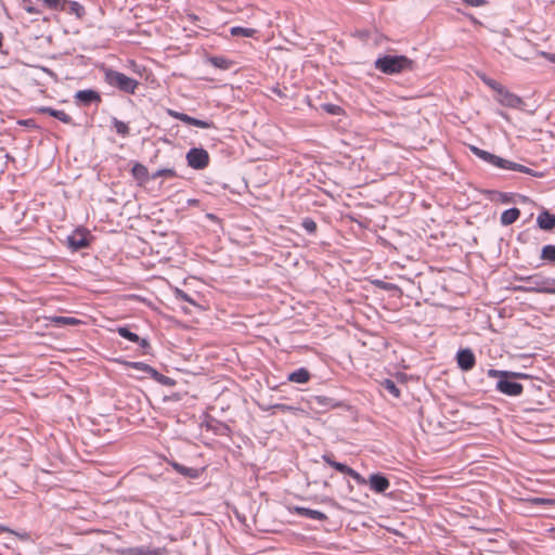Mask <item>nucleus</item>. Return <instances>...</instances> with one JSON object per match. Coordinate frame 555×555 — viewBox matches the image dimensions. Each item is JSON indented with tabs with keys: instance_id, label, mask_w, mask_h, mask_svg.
Wrapping results in <instances>:
<instances>
[{
	"instance_id": "obj_11",
	"label": "nucleus",
	"mask_w": 555,
	"mask_h": 555,
	"mask_svg": "<svg viewBox=\"0 0 555 555\" xmlns=\"http://www.w3.org/2000/svg\"><path fill=\"white\" fill-rule=\"evenodd\" d=\"M366 483H369L371 490L377 493L385 492L390 486L389 480L380 474H372Z\"/></svg>"
},
{
	"instance_id": "obj_20",
	"label": "nucleus",
	"mask_w": 555,
	"mask_h": 555,
	"mask_svg": "<svg viewBox=\"0 0 555 555\" xmlns=\"http://www.w3.org/2000/svg\"><path fill=\"white\" fill-rule=\"evenodd\" d=\"M309 372L306 369L300 367L288 375V380L293 383L305 384L309 380Z\"/></svg>"
},
{
	"instance_id": "obj_17",
	"label": "nucleus",
	"mask_w": 555,
	"mask_h": 555,
	"mask_svg": "<svg viewBox=\"0 0 555 555\" xmlns=\"http://www.w3.org/2000/svg\"><path fill=\"white\" fill-rule=\"evenodd\" d=\"M537 223L543 230H552L555 227V216L543 211L538 216Z\"/></svg>"
},
{
	"instance_id": "obj_3",
	"label": "nucleus",
	"mask_w": 555,
	"mask_h": 555,
	"mask_svg": "<svg viewBox=\"0 0 555 555\" xmlns=\"http://www.w3.org/2000/svg\"><path fill=\"white\" fill-rule=\"evenodd\" d=\"M470 151L477 156L479 157L480 159L485 160L486 163L494 166V167H498V168H501V169H505V170H512V171H518V172H525V173H530V169L524 165H520V164H517V163H514V162H511V160H507V159H504L500 156H496L494 154H491L487 151H483L477 146H470Z\"/></svg>"
},
{
	"instance_id": "obj_46",
	"label": "nucleus",
	"mask_w": 555,
	"mask_h": 555,
	"mask_svg": "<svg viewBox=\"0 0 555 555\" xmlns=\"http://www.w3.org/2000/svg\"><path fill=\"white\" fill-rule=\"evenodd\" d=\"M23 1H24V2H28V3H30V0H23Z\"/></svg>"
},
{
	"instance_id": "obj_44",
	"label": "nucleus",
	"mask_w": 555,
	"mask_h": 555,
	"mask_svg": "<svg viewBox=\"0 0 555 555\" xmlns=\"http://www.w3.org/2000/svg\"><path fill=\"white\" fill-rule=\"evenodd\" d=\"M546 59L552 62V63H555V54L554 53H548V54H545Z\"/></svg>"
},
{
	"instance_id": "obj_5",
	"label": "nucleus",
	"mask_w": 555,
	"mask_h": 555,
	"mask_svg": "<svg viewBox=\"0 0 555 555\" xmlns=\"http://www.w3.org/2000/svg\"><path fill=\"white\" fill-rule=\"evenodd\" d=\"M105 81L120 91L133 94L139 86V82L125 75L124 73L106 69L105 70Z\"/></svg>"
},
{
	"instance_id": "obj_28",
	"label": "nucleus",
	"mask_w": 555,
	"mask_h": 555,
	"mask_svg": "<svg viewBox=\"0 0 555 555\" xmlns=\"http://www.w3.org/2000/svg\"><path fill=\"white\" fill-rule=\"evenodd\" d=\"M66 5H68V12L76 15L78 18L82 17V15L85 14L83 7L76 1L67 2Z\"/></svg>"
},
{
	"instance_id": "obj_26",
	"label": "nucleus",
	"mask_w": 555,
	"mask_h": 555,
	"mask_svg": "<svg viewBox=\"0 0 555 555\" xmlns=\"http://www.w3.org/2000/svg\"><path fill=\"white\" fill-rule=\"evenodd\" d=\"M117 333L122 338H126L129 341H132V343L140 341V337L135 333H132L128 327L120 326L117 328Z\"/></svg>"
},
{
	"instance_id": "obj_24",
	"label": "nucleus",
	"mask_w": 555,
	"mask_h": 555,
	"mask_svg": "<svg viewBox=\"0 0 555 555\" xmlns=\"http://www.w3.org/2000/svg\"><path fill=\"white\" fill-rule=\"evenodd\" d=\"M232 36L254 37L256 29L234 26L230 29Z\"/></svg>"
},
{
	"instance_id": "obj_25",
	"label": "nucleus",
	"mask_w": 555,
	"mask_h": 555,
	"mask_svg": "<svg viewBox=\"0 0 555 555\" xmlns=\"http://www.w3.org/2000/svg\"><path fill=\"white\" fill-rule=\"evenodd\" d=\"M132 175L138 180H146L149 178L147 168L142 164H135L132 168Z\"/></svg>"
},
{
	"instance_id": "obj_14",
	"label": "nucleus",
	"mask_w": 555,
	"mask_h": 555,
	"mask_svg": "<svg viewBox=\"0 0 555 555\" xmlns=\"http://www.w3.org/2000/svg\"><path fill=\"white\" fill-rule=\"evenodd\" d=\"M38 112H40L42 114H48V115L61 120L64 124H72V117L68 114H66L64 111L54 109L49 106H41L38 108Z\"/></svg>"
},
{
	"instance_id": "obj_23",
	"label": "nucleus",
	"mask_w": 555,
	"mask_h": 555,
	"mask_svg": "<svg viewBox=\"0 0 555 555\" xmlns=\"http://www.w3.org/2000/svg\"><path fill=\"white\" fill-rule=\"evenodd\" d=\"M380 387L388 391L393 398L400 397V389L397 387L396 383L389 378L380 382Z\"/></svg>"
},
{
	"instance_id": "obj_4",
	"label": "nucleus",
	"mask_w": 555,
	"mask_h": 555,
	"mask_svg": "<svg viewBox=\"0 0 555 555\" xmlns=\"http://www.w3.org/2000/svg\"><path fill=\"white\" fill-rule=\"evenodd\" d=\"M519 281H521L522 284L515 287L517 291L555 294V288L551 287L554 281L541 275L522 276L519 278Z\"/></svg>"
},
{
	"instance_id": "obj_30",
	"label": "nucleus",
	"mask_w": 555,
	"mask_h": 555,
	"mask_svg": "<svg viewBox=\"0 0 555 555\" xmlns=\"http://www.w3.org/2000/svg\"><path fill=\"white\" fill-rule=\"evenodd\" d=\"M51 321L56 325H74L77 324L79 321L75 318L70 317H53Z\"/></svg>"
},
{
	"instance_id": "obj_33",
	"label": "nucleus",
	"mask_w": 555,
	"mask_h": 555,
	"mask_svg": "<svg viewBox=\"0 0 555 555\" xmlns=\"http://www.w3.org/2000/svg\"><path fill=\"white\" fill-rule=\"evenodd\" d=\"M173 294H175V297L178 300H183V301H186V302H189V304H191L193 306H196V302L185 292H183L182 289L175 288Z\"/></svg>"
},
{
	"instance_id": "obj_38",
	"label": "nucleus",
	"mask_w": 555,
	"mask_h": 555,
	"mask_svg": "<svg viewBox=\"0 0 555 555\" xmlns=\"http://www.w3.org/2000/svg\"><path fill=\"white\" fill-rule=\"evenodd\" d=\"M462 1L470 7H474V8L481 7L485 3V0H462Z\"/></svg>"
},
{
	"instance_id": "obj_36",
	"label": "nucleus",
	"mask_w": 555,
	"mask_h": 555,
	"mask_svg": "<svg viewBox=\"0 0 555 555\" xmlns=\"http://www.w3.org/2000/svg\"><path fill=\"white\" fill-rule=\"evenodd\" d=\"M483 82L489 86L491 89H493L496 93L499 92V89H501L503 86L496 82L495 80L487 77H482Z\"/></svg>"
},
{
	"instance_id": "obj_45",
	"label": "nucleus",
	"mask_w": 555,
	"mask_h": 555,
	"mask_svg": "<svg viewBox=\"0 0 555 555\" xmlns=\"http://www.w3.org/2000/svg\"><path fill=\"white\" fill-rule=\"evenodd\" d=\"M196 203H197V201H196V199H190V201H189V204H190V205H194V204H196Z\"/></svg>"
},
{
	"instance_id": "obj_37",
	"label": "nucleus",
	"mask_w": 555,
	"mask_h": 555,
	"mask_svg": "<svg viewBox=\"0 0 555 555\" xmlns=\"http://www.w3.org/2000/svg\"><path fill=\"white\" fill-rule=\"evenodd\" d=\"M554 500L546 498H534L532 499V503L535 505H552L554 504Z\"/></svg>"
},
{
	"instance_id": "obj_18",
	"label": "nucleus",
	"mask_w": 555,
	"mask_h": 555,
	"mask_svg": "<svg viewBox=\"0 0 555 555\" xmlns=\"http://www.w3.org/2000/svg\"><path fill=\"white\" fill-rule=\"evenodd\" d=\"M127 365L145 374H149L152 378H158L159 373L151 365L143 362H127Z\"/></svg>"
},
{
	"instance_id": "obj_13",
	"label": "nucleus",
	"mask_w": 555,
	"mask_h": 555,
	"mask_svg": "<svg viewBox=\"0 0 555 555\" xmlns=\"http://www.w3.org/2000/svg\"><path fill=\"white\" fill-rule=\"evenodd\" d=\"M122 555H165L162 548H150L145 546L129 547L121 551Z\"/></svg>"
},
{
	"instance_id": "obj_2",
	"label": "nucleus",
	"mask_w": 555,
	"mask_h": 555,
	"mask_svg": "<svg viewBox=\"0 0 555 555\" xmlns=\"http://www.w3.org/2000/svg\"><path fill=\"white\" fill-rule=\"evenodd\" d=\"M488 376L498 379L495 389L499 392L509 397H517L522 393V385L513 380L509 376V371L490 369L488 371Z\"/></svg>"
},
{
	"instance_id": "obj_42",
	"label": "nucleus",
	"mask_w": 555,
	"mask_h": 555,
	"mask_svg": "<svg viewBox=\"0 0 555 555\" xmlns=\"http://www.w3.org/2000/svg\"><path fill=\"white\" fill-rule=\"evenodd\" d=\"M25 10H26V12H28L29 14H37V13H38V10H37L35 7L30 5V4H29V5H27V7H25Z\"/></svg>"
},
{
	"instance_id": "obj_12",
	"label": "nucleus",
	"mask_w": 555,
	"mask_h": 555,
	"mask_svg": "<svg viewBox=\"0 0 555 555\" xmlns=\"http://www.w3.org/2000/svg\"><path fill=\"white\" fill-rule=\"evenodd\" d=\"M76 101L83 105H89L92 102H100V94L94 90H79L75 94Z\"/></svg>"
},
{
	"instance_id": "obj_6",
	"label": "nucleus",
	"mask_w": 555,
	"mask_h": 555,
	"mask_svg": "<svg viewBox=\"0 0 555 555\" xmlns=\"http://www.w3.org/2000/svg\"><path fill=\"white\" fill-rule=\"evenodd\" d=\"M188 165L196 170L204 169L209 164V154L202 147H193L186 153Z\"/></svg>"
},
{
	"instance_id": "obj_34",
	"label": "nucleus",
	"mask_w": 555,
	"mask_h": 555,
	"mask_svg": "<svg viewBox=\"0 0 555 555\" xmlns=\"http://www.w3.org/2000/svg\"><path fill=\"white\" fill-rule=\"evenodd\" d=\"M190 125L202 128V129H209V128L214 127V124L211 121L202 120V119H197L194 117L191 118Z\"/></svg>"
},
{
	"instance_id": "obj_19",
	"label": "nucleus",
	"mask_w": 555,
	"mask_h": 555,
	"mask_svg": "<svg viewBox=\"0 0 555 555\" xmlns=\"http://www.w3.org/2000/svg\"><path fill=\"white\" fill-rule=\"evenodd\" d=\"M520 211L517 208H509L502 212L501 222L504 225L514 223L519 218Z\"/></svg>"
},
{
	"instance_id": "obj_15",
	"label": "nucleus",
	"mask_w": 555,
	"mask_h": 555,
	"mask_svg": "<svg viewBox=\"0 0 555 555\" xmlns=\"http://www.w3.org/2000/svg\"><path fill=\"white\" fill-rule=\"evenodd\" d=\"M170 465L178 474H180L186 478H190V479H196L201 475V472L197 468L186 467L177 462H170Z\"/></svg>"
},
{
	"instance_id": "obj_31",
	"label": "nucleus",
	"mask_w": 555,
	"mask_h": 555,
	"mask_svg": "<svg viewBox=\"0 0 555 555\" xmlns=\"http://www.w3.org/2000/svg\"><path fill=\"white\" fill-rule=\"evenodd\" d=\"M159 177L173 178L176 177V171L170 168L159 169L152 173L151 179L155 180Z\"/></svg>"
},
{
	"instance_id": "obj_27",
	"label": "nucleus",
	"mask_w": 555,
	"mask_h": 555,
	"mask_svg": "<svg viewBox=\"0 0 555 555\" xmlns=\"http://www.w3.org/2000/svg\"><path fill=\"white\" fill-rule=\"evenodd\" d=\"M43 3L51 10L65 11L67 1L66 0H42Z\"/></svg>"
},
{
	"instance_id": "obj_21",
	"label": "nucleus",
	"mask_w": 555,
	"mask_h": 555,
	"mask_svg": "<svg viewBox=\"0 0 555 555\" xmlns=\"http://www.w3.org/2000/svg\"><path fill=\"white\" fill-rule=\"evenodd\" d=\"M209 63L220 69H229L233 65V62L223 56H211Z\"/></svg>"
},
{
	"instance_id": "obj_29",
	"label": "nucleus",
	"mask_w": 555,
	"mask_h": 555,
	"mask_svg": "<svg viewBox=\"0 0 555 555\" xmlns=\"http://www.w3.org/2000/svg\"><path fill=\"white\" fill-rule=\"evenodd\" d=\"M113 125H114V128L116 130V132L122 137H126L129 134V127L126 122L117 119V118H113Z\"/></svg>"
},
{
	"instance_id": "obj_43",
	"label": "nucleus",
	"mask_w": 555,
	"mask_h": 555,
	"mask_svg": "<svg viewBox=\"0 0 555 555\" xmlns=\"http://www.w3.org/2000/svg\"><path fill=\"white\" fill-rule=\"evenodd\" d=\"M274 408L279 409V410H282V411L291 410V406H287V405H284V404H276Z\"/></svg>"
},
{
	"instance_id": "obj_32",
	"label": "nucleus",
	"mask_w": 555,
	"mask_h": 555,
	"mask_svg": "<svg viewBox=\"0 0 555 555\" xmlns=\"http://www.w3.org/2000/svg\"><path fill=\"white\" fill-rule=\"evenodd\" d=\"M168 115L171 116L172 118L181 120L184 124H188V125L191 124V118L192 117L186 115V114H184V113H180V112H177V111H173V109H168Z\"/></svg>"
},
{
	"instance_id": "obj_40",
	"label": "nucleus",
	"mask_w": 555,
	"mask_h": 555,
	"mask_svg": "<svg viewBox=\"0 0 555 555\" xmlns=\"http://www.w3.org/2000/svg\"><path fill=\"white\" fill-rule=\"evenodd\" d=\"M154 379L158 383H162L163 385H170V378L160 373H159L158 378H154Z\"/></svg>"
},
{
	"instance_id": "obj_1",
	"label": "nucleus",
	"mask_w": 555,
	"mask_h": 555,
	"mask_svg": "<svg viewBox=\"0 0 555 555\" xmlns=\"http://www.w3.org/2000/svg\"><path fill=\"white\" fill-rule=\"evenodd\" d=\"M413 62L404 55H384L378 57L374 62V66L377 70L393 75L412 68Z\"/></svg>"
},
{
	"instance_id": "obj_8",
	"label": "nucleus",
	"mask_w": 555,
	"mask_h": 555,
	"mask_svg": "<svg viewBox=\"0 0 555 555\" xmlns=\"http://www.w3.org/2000/svg\"><path fill=\"white\" fill-rule=\"evenodd\" d=\"M495 100L501 105L511 108H521V106L524 105V101L518 95L512 93L504 87L499 89V92L495 95Z\"/></svg>"
},
{
	"instance_id": "obj_41",
	"label": "nucleus",
	"mask_w": 555,
	"mask_h": 555,
	"mask_svg": "<svg viewBox=\"0 0 555 555\" xmlns=\"http://www.w3.org/2000/svg\"><path fill=\"white\" fill-rule=\"evenodd\" d=\"M135 344H139V346L142 348V349H146L150 347V343L146 338H140V341H135Z\"/></svg>"
},
{
	"instance_id": "obj_22",
	"label": "nucleus",
	"mask_w": 555,
	"mask_h": 555,
	"mask_svg": "<svg viewBox=\"0 0 555 555\" xmlns=\"http://www.w3.org/2000/svg\"><path fill=\"white\" fill-rule=\"evenodd\" d=\"M541 259L543 261L555 263V245H545L541 250Z\"/></svg>"
},
{
	"instance_id": "obj_7",
	"label": "nucleus",
	"mask_w": 555,
	"mask_h": 555,
	"mask_svg": "<svg viewBox=\"0 0 555 555\" xmlns=\"http://www.w3.org/2000/svg\"><path fill=\"white\" fill-rule=\"evenodd\" d=\"M322 459L326 464L336 470L350 476L358 485H366V479L364 477H362L358 472L347 466L346 464L334 461L331 454H323Z\"/></svg>"
},
{
	"instance_id": "obj_39",
	"label": "nucleus",
	"mask_w": 555,
	"mask_h": 555,
	"mask_svg": "<svg viewBox=\"0 0 555 555\" xmlns=\"http://www.w3.org/2000/svg\"><path fill=\"white\" fill-rule=\"evenodd\" d=\"M509 376H511L513 379H515V378H520V379L529 378V375H528V374L520 373V372H512V371H509Z\"/></svg>"
},
{
	"instance_id": "obj_9",
	"label": "nucleus",
	"mask_w": 555,
	"mask_h": 555,
	"mask_svg": "<svg viewBox=\"0 0 555 555\" xmlns=\"http://www.w3.org/2000/svg\"><path fill=\"white\" fill-rule=\"evenodd\" d=\"M89 236L86 229H77L67 237V242L74 250H78L89 246Z\"/></svg>"
},
{
	"instance_id": "obj_16",
	"label": "nucleus",
	"mask_w": 555,
	"mask_h": 555,
	"mask_svg": "<svg viewBox=\"0 0 555 555\" xmlns=\"http://www.w3.org/2000/svg\"><path fill=\"white\" fill-rule=\"evenodd\" d=\"M294 512L297 514V515H300V516H304V517H307V518H310V519H314V520H325L326 519V515L320 511H317V509H311V508H307V507H301V506H296L294 507Z\"/></svg>"
},
{
	"instance_id": "obj_10",
	"label": "nucleus",
	"mask_w": 555,
	"mask_h": 555,
	"mask_svg": "<svg viewBox=\"0 0 555 555\" xmlns=\"http://www.w3.org/2000/svg\"><path fill=\"white\" fill-rule=\"evenodd\" d=\"M456 362L462 371H470L475 366L476 358L469 348L461 349L456 353Z\"/></svg>"
},
{
	"instance_id": "obj_35",
	"label": "nucleus",
	"mask_w": 555,
	"mask_h": 555,
	"mask_svg": "<svg viewBox=\"0 0 555 555\" xmlns=\"http://www.w3.org/2000/svg\"><path fill=\"white\" fill-rule=\"evenodd\" d=\"M301 224H302V228L308 233H313L317 230V223L310 218L304 219Z\"/></svg>"
}]
</instances>
